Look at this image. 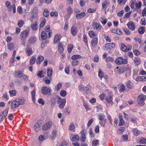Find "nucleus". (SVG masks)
Returning a JSON list of instances; mask_svg holds the SVG:
<instances>
[{
	"label": "nucleus",
	"mask_w": 146,
	"mask_h": 146,
	"mask_svg": "<svg viewBox=\"0 0 146 146\" xmlns=\"http://www.w3.org/2000/svg\"><path fill=\"white\" fill-rule=\"evenodd\" d=\"M35 90L34 89L31 92V94L32 97V100L33 101V102H35Z\"/></svg>",
	"instance_id": "c756f323"
},
{
	"label": "nucleus",
	"mask_w": 146,
	"mask_h": 146,
	"mask_svg": "<svg viewBox=\"0 0 146 146\" xmlns=\"http://www.w3.org/2000/svg\"><path fill=\"white\" fill-rule=\"evenodd\" d=\"M24 23V21L22 20H21L19 21L18 23V26L21 27H22Z\"/></svg>",
	"instance_id": "864d4df0"
},
{
	"label": "nucleus",
	"mask_w": 146,
	"mask_h": 146,
	"mask_svg": "<svg viewBox=\"0 0 146 146\" xmlns=\"http://www.w3.org/2000/svg\"><path fill=\"white\" fill-rule=\"evenodd\" d=\"M47 75L48 77H50L52 75V69L51 67H48L47 69Z\"/></svg>",
	"instance_id": "b1692460"
},
{
	"label": "nucleus",
	"mask_w": 146,
	"mask_h": 146,
	"mask_svg": "<svg viewBox=\"0 0 146 146\" xmlns=\"http://www.w3.org/2000/svg\"><path fill=\"white\" fill-rule=\"evenodd\" d=\"M115 46V44L114 43H108L105 44L104 49L106 50L111 49L114 47Z\"/></svg>",
	"instance_id": "1a4fd4ad"
},
{
	"label": "nucleus",
	"mask_w": 146,
	"mask_h": 146,
	"mask_svg": "<svg viewBox=\"0 0 146 146\" xmlns=\"http://www.w3.org/2000/svg\"><path fill=\"white\" fill-rule=\"evenodd\" d=\"M73 46L72 44H70L68 45V51L69 53L71 52L73 49Z\"/></svg>",
	"instance_id": "13d9d810"
},
{
	"label": "nucleus",
	"mask_w": 146,
	"mask_h": 146,
	"mask_svg": "<svg viewBox=\"0 0 146 146\" xmlns=\"http://www.w3.org/2000/svg\"><path fill=\"white\" fill-rule=\"evenodd\" d=\"M52 91V90L49 87H47L46 86H44L42 88L41 93L42 94L44 95H46L49 94Z\"/></svg>",
	"instance_id": "7ed1b4c3"
},
{
	"label": "nucleus",
	"mask_w": 146,
	"mask_h": 146,
	"mask_svg": "<svg viewBox=\"0 0 146 146\" xmlns=\"http://www.w3.org/2000/svg\"><path fill=\"white\" fill-rule=\"evenodd\" d=\"M16 91L15 90H11L9 91V93L11 97H13L15 96L16 94Z\"/></svg>",
	"instance_id": "a18cd8bd"
},
{
	"label": "nucleus",
	"mask_w": 146,
	"mask_h": 146,
	"mask_svg": "<svg viewBox=\"0 0 146 146\" xmlns=\"http://www.w3.org/2000/svg\"><path fill=\"white\" fill-rule=\"evenodd\" d=\"M8 49L10 50H12L13 49L14 47V44L12 42L7 44Z\"/></svg>",
	"instance_id": "4c0bfd02"
},
{
	"label": "nucleus",
	"mask_w": 146,
	"mask_h": 146,
	"mask_svg": "<svg viewBox=\"0 0 146 146\" xmlns=\"http://www.w3.org/2000/svg\"><path fill=\"white\" fill-rule=\"evenodd\" d=\"M16 101V100H15L14 101H13L11 104V108L12 109H13L15 108L16 107H18L19 105L18 104L17 102Z\"/></svg>",
	"instance_id": "5701e85b"
},
{
	"label": "nucleus",
	"mask_w": 146,
	"mask_h": 146,
	"mask_svg": "<svg viewBox=\"0 0 146 146\" xmlns=\"http://www.w3.org/2000/svg\"><path fill=\"white\" fill-rule=\"evenodd\" d=\"M140 59L137 57H135L134 59V62L136 64L138 65L140 63Z\"/></svg>",
	"instance_id": "de8ad7c7"
},
{
	"label": "nucleus",
	"mask_w": 146,
	"mask_h": 146,
	"mask_svg": "<svg viewBox=\"0 0 146 146\" xmlns=\"http://www.w3.org/2000/svg\"><path fill=\"white\" fill-rule=\"evenodd\" d=\"M110 5L109 2L107 0L104 1L102 3V7L103 10H105Z\"/></svg>",
	"instance_id": "ddd939ff"
},
{
	"label": "nucleus",
	"mask_w": 146,
	"mask_h": 146,
	"mask_svg": "<svg viewBox=\"0 0 146 146\" xmlns=\"http://www.w3.org/2000/svg\"><path fill=\"white\" fill-rule=\"evenodd\" d=\"M51 79H47L46 77H45L43 79V80L44 81L46 84H50L51 82Z\"/></svg>",
	"instance_id": "4d7b16f0"
},
{
	"label": "nucleus",
	"mask_w": 146,
	"mask_h": 146,
	"mask_svg": "<svg viewBox=\"0 0 146 146\" xmlns=\"http://www.w3.org/2000/svg\"><path fill=\"white\" fill-rule=\"evenodd\" d=\"M79 137L78 135H74L72 138V141H77L79 140Z\"/></svg>",
	"instance_id": "79ce46f5"
},
{
	"label": "nucleus",
	"mask_w": 146,
	"mask_h": 146,
	"mask_svg": "<svg viewBox=\"0 0 146 146\" xmlns=\"http://www.w3.org/2000/svg\"><path fill=\"white\" fill-rule=\"evenodd\" d=\"M29 32L28 30H25L21 32L20 34V38L21 40H25L29 36Z\"/></svg>",
	"instance_id": "20e7f679"
},
{
	"label": "nucleus",
	"mask_w": 146,
	"mask_h": 146,
	"mask_svg": "<svg viewBox=\"0 0 146 146\" xmlns=\"http://www.w3.org/2000/svg\"><path fill=\"white\" fill-rule=\"evenodd\" d=\"M145 30V27H141L138 29V32L139 34H143Z\"/></svg>",
	"instance_id": "e433bc0d"
},
{
	"label": "nucleus",
	"mask_w": 146,
	"mask_h": 146,
	"mask_svg": "<svg viewBox=\"0 0 146 146\" xmlns=\"http://www.w3.org/2000/svg\"><path fill=\"white\" fill-rule=\"evenodd\" d=\"M100 121L99 122L100 124L102 126L104 127L106 121V119H100Z\"/></svg>",
	"instance_id": "e2e57ef3"
},
{
	"label": "nucleus",
	"mask_w": 146,
	"mask_h": 146,
	"mask_svg": "<svg viewBox=\"0 0 146 146\" xmlns=\"http://www.w3.org/2000/svg\"><path fill=\"white\" fill-rule=\"evenodd\" d=\"M120 49L123 51L125 52H126L127 47L123 44H121L120 45Z\"/></svg>",
	"instance_id": "8fccbe9b"
},
{
	"label": "nucleus",
	"mask_w": 146,
	"mask_h": 146,
	"mask_svg": "<svg viewBox=\"0 0 146 146\" xmlns=\"http://www.w3.org/2000/svg\"><path fill=\"white\" fill-rule=\"evenodd\" d=\"M5 4L7 7L8 10L9 11H11L12 8L13 9V12L14 13H16V6L15 4H13L11 5L10 2L7 1L5 2Z\"/></svg>",
	"instance_id": "f03ea898"
},
{
	"label": "nucleus",
	"mask_w": 146,
	"mask_h": 146,
	"mask_svg": "<svg viewBox=\"0 0 146 146\" xmlns=\"http://www.w3.org/2000/svg\"><path fill=\"white\" fill-rule=\"evenodd\" d=\"M68 14L69 16H70L73 12L72 9L70 7H69L67 9Z\"/></svg>",
	"instance_id": "c03bdc74"
},
{
	"label": "nucleus",
	"mask_w": 146,
	"mask_h": 146,
	"mask_svg": "<svg viewBox=\"0 0 146 146\" xmlns=\"http://www.w3.org/2000/svg\"><path fill=\"white\" fill-rule=\"evenodd\" d=\"M52 137L53 138H55L57 135V131L56 130H53L52 133Z\"/></svg>",
	"instance_id": "052dcab7"
},
{
	"label": "nucleus",
	"mask_w": 146,
	"mask_h": 146,
	"mask_svg": "<svg viewBox=\"0 0 146 146\" xmlns=\"http://www.w3.org/2000/svg\"><path fill=\"white\" fill-rule=\"evenodd\" d=\"M16 100L19 105L23 104L24 102V100L23 99L17 98Z\"/></svg>",
	"instance_id": "473e14b6"
},
{
	"label": "nucleus",
	"mask_w": 146,
	"mask_h": 146,
	"mask_svg": "<svg viewBox=\"0 0 146 146\" xmlns=\"http://www.w3.org/2000/svg\"><path fill=\"white\" fill-rule=\"evenodd\" d=\"M139 143H146V139L144 138L141 139L139 141Z\"/></svg>",
	"instance_id": "774afa93"
},
{
	"label": "nucleus",
	"mask_w": 146,
	"mask_h": 146,
	"mask_svg": "<svg viewBox=\"0 0 146 146\" xmlns=\"http://www.w3.org/2000/svg\"><path fill=\"white\" fill-rule=\"evenodd\" d=\"M46 138L47 137H45L44 135H40L38 137V140L39 141H42Z\"/></svg>",
	"instance_id": "6e6d98bb"
},
{
	"label": "nucleus",
	"mask_w": 146,
	"mask_h": 146,
	"mask_svg": "<svg viewBox=\"0 0 146 146\" xmlns=\"http://www.w3.org/2000/svg\"><path fill=\"white\" fill-rule=\"evenodd\" d=\"M131 14V11H130L129 12L126 13L123 17L124 19L129 18Z\"/></svg>",
	"instance_id": "69168bd1"
},
{
	"label": "nucleus",
	"mask_w": 146,
	"mask_h": 146,
	"mask_svg": "<svg viewBox=\"0 0 146 146\" xmlns=\"http://www.w3.org/2000/svg\"><path fill=\"white\" fill-rule=\"evenodd\" d=\"M41 37L43 40L45 39L47 37V34L44 31H42L41 33Z\"/></svg>",
	"instance_id": "72a5a7b5"
},
{
	"label": "nucleus",
	"mask_w": 146,
	"mask_h": 146,
	"mask_svg": "<svg viewBox=\"0 0 146 146\" xmlns=\"http://www.w3.org/2000/svg\"><path fill=\"white\" fill-rule=\"evenodd\" d=\"M64 50V48L62 44L61 43H59L58 44V50L60 52H62Z\"/></svg>",
	"instance_id": "7c9ffc66"
},
{
	"label": "nucleus",
	"mask_w": 146,
	"mask_h": 146,
	"mask_svg": "<svg viewBox=\"0 0 146 146\" xmlns=\"http://www.w3.org/2000/svg\"><path fill=\"white\" fill-rule=\"evenodd\" d=\"M92 26L94 29H96L97 31H100L102 29V26L100 23L97 22H93Z\"/></svg>",
	"instance_id": "0eeeda50"
},
{
	"label": "nucleus",
	"mask_w": 146,
	"mask_h": 146,
	"mask_svg": "<svg viewBox=\"0 0 146 146\" xmlns=\"http://www.w3.org/2000/svg\"><path fill=\"white\" fill-rule=\"evenodd\" d=\"M67 94L66 92L64 90H62L60 93V96L62 97H65Z\"/></svg>",
	"instance_id": "49530a36"
},
{
	"label": "nucleus",
	"mask_w": 146,
	"mask_h": 146,
	"mask_svg": "<svg viewBox=\"0 0 146 146\" xmlns=\"http://www.w3.org/2000/svg\"><path fill=\"white\" fill-rule=\"evenodd\" d=\"M98 41V37H95L93 38L91 42V45L92 47H94L97 44Z\"/></svg>",
	"instance_id": "9b49d317"
},
{
	"label": "nucleus",
	"mask_w": 146,
	"mask_h": 146,
	"mask_svg": "<svg viewBox=\"0 0 146 146\" xmlns=\"http://www.w3.org/2000/svg\"><path fill=\"white\" fill-rule=\"evenodd\" d=\"M129 28L132 31H134L135 29L134 23L132 21H129L127 24Z\"/></svg>",
	"instance_id": "f8f14e48"
},
{
	"label": "nucleus",
	"mask_w": 146,
	"mask_h": 146,
	"mask_svg": "<svg viewBox=\"0 0 146 146\" xmlns=\"http://www.w3.org/2000/svg\"><path fill=\"white\" fill-rule=\"evenodd\" d=\"M73 60L71 62V64L72 66H76L79 64V61L76 60Z\"/></svg>",
	"instance_id": "58836bf2"
},
{
	"label": "nucleus",
	"mask_w": 146,
	"mask_h": 146,
	"mask_svg": "<svg viewBox=\"0 0 146 146\" xmlns=\"http://www.w3.org/2000/svg\"><path fill=\"white\" fill-rule=\"evenodd\" d=\"M35 19L38 20L37 15L35 14L32 13L31 18L30 19V21L31 22H32L33 20Z\"/></svg>",
	"instance_id": "a878e982"
},
{
	"label": "nucleus",
	"mask_w": 146,
	"mask_h": 146,
	"mask_svg": "<svg viewBox=\"0 0 146 146\" xmlns=\"http://www.w3.org/2000/svg\"><path fill=\"white\" fill-rule=\"evenodd\" d=\"M37 75L38 77L42 78L44 76V73L43 71H39L37 74Z\"/></svg>",
	"instance_id": "603ef678"
},
{
	"label": "nucleus",
	"mask_w": 146,
	"mask_h": 146,
	"mask_svg": "<svg viewBox=\"0 0 146 146\" xmlns=\"http://www.w3.org/2000/svg\"><path fill=\"white\" fill-rule=\"evenodd\" d=\"M38 25V23L37 21H35L34 23L31 24V27L33 30H36L37 29V26Z\"/></svg>",
	"instance_id": "2f4dec72"
},
{
	"label": "nucleus",
	"mask_w": 146,
	"mask_h": 146,
	"mask_svg": "<svg viewBox=\"0 0 146 146\" xmlns=\"http://www.w3.org/2000/svg\"><path fill=\"white\" fill-rule=\"evenodd\" d=\"M132 132L133 134L136 136H138L140 134V132L136 128H134L132 129Z\"/></svg>",
	"instance_id": "c85d7f7f"
},
{
	"label": "nucleus",
	"mask_w": 146,
	"mask_h": 146,
	"mask_svg": "<svg viewBox=\"0 0 146 146\" xmlns=\"http://www.w3.org/2000/svg\"><path fill=\"white\" fill-rule=\"evenodd\" d=\"M25 53L27 55L29 56L33 54V51L31 48L28 47L26 48Z\"/></svg>",
	"instance_id": "dca6fc26"
},
{
	"label": "nucleus",
	"mask_w": 146,
	"mask_h": 146,
	"mask_svg": "<svg viewBox=\"0 0 146 146\" xmlns=\"http://www.w3.org/2000/svg\"><path fill=\"white\" fill-rule=\"evenodd\" d=\"M16 73H17V76L19 78H21L23 76V72L21 71H19L18 72H16Z\"/></svg>",
	"instance_id": "680f3d73"
},
{
	"label": "nucleus",
	"mask_w": 146,
	"mask_h": 146,
	"mask_svg": "<svg viewBox=\"0 0 146 146\" xmlns=\"http://www.w3.org/2000/svg\"><path fill=\"white\" fill-rule=\"evenodd\" d=\"M50 15L51 17L54 16L55 17H56L58 15V13L56 11H55V12L52 11L50 13Z\"/></svg>",
	"instance_id": "338daca9"
},
{
	"label": "nucleus",
	"mask_w": 146,
	"mask_h": 146,
	"mask_svg": "<svg viewBox=\"0 0 146 146\" xmlns=\"http://www.w3.org/2000/svg\"><path fill=\"white\" fill-rule=\"evenodd\" d=\"M86 13L84 12L76 14V17L78 19H82L86 16Z\"/></svg>",
	"instance_id": "4468645a"
},
{
	"label": "nucleus",
	"mask_w": 146,
	"mask_h": 146,
	"mask_svg": "<svg viewBox=\"0 0 146 146\" xmlns=\"http://www.w3.org/2000/svg\"><path fill=\"white\" fill-rule=\"evenodd\" d=\"M62 87V84L61 83H58L57 85L55 87V90L58 91Z\"/></svg>",
	"instance_id": "3c124183"
},
{
	"label": "nucleus",
	"mask_w": 146,
	"mask_h": 146,
	"mask_svg": "<svg viewBox=\"0 0 146 146\" xmlns=\"http://www.w3.org/2000/svg\"><path fill=\"white\" fill-rule=\"evenodd\" d=\"M88 33L90 37L91 38H94L97 35L95 32L92 31H89Z\"/></svg>",
	"instance_id": "393cba45"
},
{
	"label": "nucleus",
	"mask_w": 146,
	"mask_h": 146,
	"mask_svg": "<svg viewBox=\"0 0 146 146\" xmlns=\"http://www.w3.org/2000/svg\"><path fill=\"white\" fill-rule=\"evenodd\" d=\"M146 99V96L145 95L140 94L138 96L137 102L139 104L143 106L145 104L144 102Z\"/></svg>",
	"instance_id": "f257e3e1"
},
{
	"label": "nucleus",
	"mask_w": 146,
	"mask_h": 146,
	"mask_svg": "<svg viewBox=\"0 0 146 146\" xmlns=\"http://www.w3.org/2000/svg\"><path fill=\"white\" fill-rule=\"evenodd\" d=\"M81 57V56L78 54H76L73 55L72 57L71 58L72 60H76L80 58Z\"/></svg>",
	"instance_id": "37998d69"
},
{
	"label": "nucleus",
	"mask_w": 146,
	"mask_h": 146,
	"mask_svg": "<svg viewBox=\"0 0 146 146\" xmlns=\"http://www.w3.org/2000/svg\"><path fill=\"white\" fill-rule=\"evenodd\" d=\"M36 58L35 56H33L30 60V64L31 65H33L35 62Z\"/></svg>",
	"instance_id": "f704fd0d"
},
{
	"label": "nucleus",
	"mask_w": 146,
	"mask_h": 146,
	"mask_svg": "<svg viewBox=\"0 0 146 146\" xmlns=\"http://www.w3.org/2000/svg\"><path fill=\"white\" fill-rule=\"evenodd\" d=\"M125 85L126 87L129 89H132L133 86L130 80H128L126 82Z\"/></svg>",
	"instance_id": "f3484780"
},
{
	"label": "nucleus",
	"mask_w": 146,
	"mask_h": 146,
	"mask_svg": "<svg viewBox=\"0 0 146 146\" xmlns=\"http://www.w3.org/2000/svg\"><path fill=\"white\" fill-rule=\"evenodd\" d=\"M43 15V16L46 17H47L49 16V12L48 10L45 9L44 10Z\"/></svg>",
	"instance_id": "c9c22d12"
},
{
	"label": "nucleus",
	"mask_w": 146,
	"mask_h": 146,
	"mask_svg": "<svg viewBox=\"0 0 146 146\" xmlns=\"http://www.w3.org/2000/svg\"><path fill=\"white\" fill-rule=\"evenodd\" d=\"M70 31L72 35L74 36H75L77 32V27L74 26H72L71 28Z\"/></svg>",
	"instance_id": "2eb2a0df"
},
{
	"label": "nucleus",
	"mask_w": 146,
	"mask_h": 146,
	"mask_svg": "<svg viewBox=\"0 0 146 146\" xmlns=\"http://www.w3.org/2000/svg\"><path fill=\"white\" fill-rule=\"evenodd\" d=\"M52 122L51 121L48 122L44 125L42 127V129L43 130H46L49 129L52 126Z\"/></svg>",
	"instance_id": "6e6552de"
},
{
	"label": "nucleus",
	"mask_w": 146,
	"mask_h": 146,
	"mask_svg": "<svg viewBox=\"0 0 146 146\" xmlns=\"http://www.w3.org/2000/svg\"><path fill=\"white\" fill-rule=\"evenodd\" d=\"M105 100L108 103L112 104L113 103L112 101L113 97L111 95L107 96L105 98Z\"/></svg>",
	"instance_id": "a211bd4d"
},
{
	"label": "nucleus",
	"mask_w": 146,
	"mask_h": 146,
	"mask_svg": "<svg viewBox=\"0 0 146 146\" xmlns=\"http://www.w3.org/2000/svg\"><path fill=\"white\" fill-rule=\"evenodd\" d=\"M46 21V20L45 18H43L42 19V21L40 25V27H42L45 25Z\"/></svg>",
	"instance_id": "bf43d9fd"
},
{
	"label": "nucleus",
	"mask_w": 146,
	"mask_h": 146,
	"mask_svg": "<svg viewBox=\"0 0 146 146\" xmlns=\"http://www.w3.org/2000/svg\"><path fill=\"white\" fill-rule=\"evenodd\" d=\"M114 60L113 58L108 56L107 57L106 59V61L107 63H108L109 62H113L114 61Z\"/></svg>",
	"instance_id": "ea45409f"
},
{
	"label": "nucleus",
	"mask_w": 146,
	"mask_h": 146,
	"mask_svg": "<svg viewBox=\"0 0 146 146\" xmlns=\"http://www.w3.org/2000/svg\"><path fill=\"white\" fill-rule=\"evenodd\" d=\"M42 121L41 120H38L34 126V128L36 131H38L40 128V125L42 124Z\"/></svg>",
	"instance_id": "9d476101"
},
{
	"label": "nucleus",
	"mask_w": 146,
	"mask_h": 146,
	"mask_svg": "<svg viewBox=\"0 0 146 146\" xmlns=\"http://www.w3.org/2000/svg\"><path fill=\"white\" fill-rule=\"evenodd\" d=\"M36 41V38L34 36H31L29 38V42L31 44H34Z\"/></svg>",
	"instance_id": "4be33fe9"
},
{
	"label": "nucleus",
	"mask_w": 146,
	"mask_h": 146,
	"mask_svg": "<svg viewBox=\"0 0 146 146\" xmlns=\"http://www.w3.org/2000/svg\"><path fill=\"white\" fill-rule=\"evenodd\" d=\"M100 21L102 24L104 25H105L107 22V19L106 18H104V17H101Z\"/></svg>",
	"instance_id": "cd10ccee"
},
{
	"label": "nucleus",
	"mask_w": 146,
	"mask_h": 146,
	"mask_svg": "<svg viewBox=\"0 0 146 146\" xmlns=\"http://www.w3.org/2000/svg\"><path fill=\"white\" fill-rule=\"evenodd\" d=\"M51 106L52 107H54L56 104V99L52 97L50 99Z\"/></svg>",
	"instance_id": "bb28decb"
},
{
	"label": "nucleus",
	"mask_w": 146,
	"mask_h": 146,
	"mask_svg": "<svg viewBox=\"0 0 146 146\" xmlns=\"http://www.w3.org/2000/svg\"><path fill=\"white\" fill-rule=\"evenodd\" d=\"M134 39L136 42H138L140 44H141L142 40L140 38L138 37H135L134 38Z\"/></svg>",
	"instance_id": "5fc2aeb1"
},
{
	"label": "nucleus",
	"mask_w": 146,
	"mask_h": 146,
	"mask_svg": "<svg viewBox=\"0 0 146 146\" xmlns=\"http://www.w3.org/2000/svg\"><path fill=\"white\" fill-rule=\"evenodd\" d=\"M61 38V36L60 35L58 34H56L54 36V42L55 44L58 43L60 41Z\"/></svg>",
	"instance_id": "6ab92c4d"
},
{
	"label": "nucleus",
	"mask_w": 146,
	"mask_h": 146,
	"mask_svg": "<svg viewBox=\"0 0 146 146\" xmlns=\"http://www.w3.org/2000/svg\"><path fill=\"white\" fill-rule=\"evenodd\" d=\"M140 23L142 25H146V20L145 18H141Z\"/></svg>",
	"instance_id": "09e8293b"
},
{
	"label": "nucleus",
	"mask_w": 146,
	"mask_h": 146,
	"mask_svg": "<svg viewBox=\"0 0 146 146\" xmlns=\"http://www.w3.org/2000/svg\"><path fill=\"white\" fill-rule=\"evenodd\" d=\"M115 61L118 64H125L127 62V59H123L121 57H118L115 60Z\"/></svg>",
	"instance_id": "39448f33"
},
{
	"label": "nucleus",
	"mask_w": 146,
	"mask_h": 146,
	"mask_svg": "<svg viewBox=\"0 0 146 146\" xmlns=\"http://www.w3.org/2000/svg\"><path fill=\"white\" fill-rule=\"evenodd\" d=\"M120 87H119V90L121 92H124L125 90V88L124 85L123 84H120Z\"/></svg>",
	"instance_id": "a19ab883"
},
{
	"label": "nucleus",
	"mask_w": 146,
	"mask_h": 146,
	"mask_svg": "<svg viewBox=\"0 0 146 146\" xmlns=\"http://www.w3.org/2000/svg\"><path fill=\"white\" fill-rule=\"evenodd\" d=\"M58 102L59 104V107L60 109L63 108L66 103V100L65 99H62L60 97L59 98Z\"/></svg>",
	"instance_id": "423d86ee"
},
{
	"label": "nucleus",
	"mask_w": 146,
	"mask_h": 146,
	"mask_svg": "<svg viewBox=\"0 0 146 146\" xmlns=\"http://www.w3.org/2000/svg\"><path fill=\"white\" fill-rule=\"evenodd\" d=\"M117 69H118L117 72L119 74L123 73L126 70V68L125 67H121L120 68H119L118 67H117Z\"/></svg>",
	"instance_id": "412c9836"
},
{
	"label": "nucleus",
	"mask_w": 146,
	"mask_h": 146,
	"mask_svg": "<svg viewBox=\"0 0 146 146\" xmlns=\"http://www.w3.org/2000/svg\"><path fill=\"white\" fill-rule=\"evenodd\" d=\"M44 57L42 56H38L36 58V64L38 65L40 64L41 62L44 60Z\"/></svg>",
	"instance_id": "aec40b11"
},
{
	"label": "nucleus",
	"mask_w": 146,
	"mask_h": 146,
	"mask_svg": "<svg viewBox=\"0 0 146 146\" xmlns=\"http://www.w3.org/2000/svg\"><path fill=\"white\" fill-rule=\"evenodd\" d=\"M104 38L105 39L106 41L107 42H110L111 41V38L108 36L106 35H104Z\"/></svg>",
	"instance_id": "0e129e2a"
}]
</instances>
